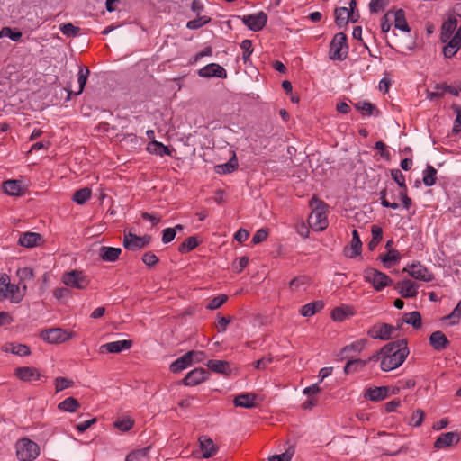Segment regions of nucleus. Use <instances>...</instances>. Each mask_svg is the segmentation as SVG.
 Instances as JSON below:
<instances>
[{"label":"nucleus","instance_id":"nucleus-1","mask_svg":"<svg viewBox=\"0 0 461 461\" xmlns=\"http://www.w3.org/2000/svg\"><path fill=\"white\" fill-rule=\"evenodd\" d=\"M381 369L388 372L399 367L409 355L407 340L398 339L384 345L381 349Z\"/></svg>","mask_w":461,"mask_h":461},{"label":"nucleus","instance_id":"nucleus-2","mask_svg":"<svg viewBox=\"0 0 461 461\" xmlns=\"http://www.w3.org/2000/svg\"><path fill=\"white\" fill-rule=\"evenodd\" d=\"M313 203H316V206L308 218V223L314 230L321 231L328 227L326 204L322 201L312 198L311 205Z\"/></svg>","mask_w":461,"mask_h":461},{"label":"nucleus","instance_id":"nucleus-3","mask_svg":"<svg viewBox=\"0 0 461 461\" xmlns=\"http://www.w3.org/2000/svg\"><path fill=\"white\" fill-rule=\"evenodd\" d=\"M16 456L20 461H32L40 455L39 445L29 438H22L15 443Z\"/></svg>","mask_w":461,"mask_h":461},{"label":"nucleus","instance_id":"nucleus-4","mask_svg":"<svg viewBox=\"0 0 461 461\" xmlns=\"http://www.w3.org/2000/svg\"><path fill=\"white\" fill-rule=\"evenodd\" d=\"M61 281L65 285L79 290H86L90 285V278L80 270H71L63 273Z\"/></svg>","mask_w":461,"mask_h":461},{"label":"nucleus","instance_id":"nucleus-5","mask_svg":"<svg viewBox=\"0 0 461 461\" xmlns=\"http://www.w3.org/2000/svg\"><path fill=\"white\" fill-rule=\"evenodd\" d=\"M363 276L365 281L372 284L374 289L376 291H381L393 283L389 276L372 267L365 269Z\"/></svg>","mask_w":461,"mask_h":461},{"label":"nucleus","instance_id":"nucleus-6","mask_svg":"<svg viewBox=\"0 0 461 461\" xmlns=\"http://www.w3.org/2000/svg\"><path fill=\"white\" fill-rule=\"evenodd\" d=\"M348 49L346 34L339 32L330 44L329 57L332 60H343L347 57Z\"/></svg>","mask_w":461,"mask_h":461},{"label":"nucleus","instance_id":"nucleus-7","mask_svg":"<svg viewBox=\"0 0 461 461\" xmlns=\"http://www.w3.org/2000/svg\"><path fill=\"white\" fill-rule=\"evenodd\" d=\"M41 339L50 344L63 343L71 338V333L60 328L44 330L40 333Z\"/></svg>","mask_w":461,"mask_h":461},{"label":"nucleus","instance_id":"nucleus-8","mask_svg":"<svg viewBox=\"0 0 461 461\" xmlns=\"http://www.w3.org/2000/svg\"><path fill=\"white\" fill-rule=\"evenodd\" d=\"M412 278L423 282H431L434 280V275L420 262H415L403 268Z\"/></svg>","mask_w":461,"mask_h":461},{"label":"nucleus","instance_id":"nucleus-9","mask_svg":"<svg viewBox=\"0 0 461 461\" xmlns=\"http://www.w3.org/2000/svg\"><path fill=\"white\" fill-rule=\"evenodd\" d=\"M241 21L249 30L258 32L265 27L267 22V15L263 11H260L254 14L243 15Z\"/></svg>","mask_w":461,"mask_h":461},{"label":"nucleus","instance_id":"nucleus-10","mask_svg":"<svg viewBox=\"0 0 461 461\" xmlns=\"http://www.w3.org/2000/svg\"><path fill=\"white\" fill-rule=\"evenodd\" d=\"M444 43L443 56L446 59L453 58L461 50V26L456 30L454 36L449 37Z\"/></svg>","mask_w":461,"mask_h":461},{"label":"nucleus","instance_id":"nucleus-11","mask_svg":"<svg viewBox=\"0 0 461 461\" xmlns=\"http://www.w3.org/2000/svg\"><path fill=\"white\" fill-rule=\"evenodd\" d=\"M394 330L395 328L390 324L377 323L367 330V335L374 339L388 340Z\"/></svg>","mask_w":461,"mask_h":461},{"label":"nucleus","instance_id":"nucleus-12","mask_svg":"<svg viewBox=\"0 0 461 461\" xmlns=\"http://www.w3.org/2000/svg\"><path fill=\"white\" fill-rule=\"evenodd\" d=\"M14 375L21 381L31 383L41 378L40 371L33 366H20L14 369Z\"/></svg>","mask_w":461,"mask_h":461},{"label":"nucleus","instance_id":"nucleus-13","mask_svg":"<svg viewBox=\"0 0 461 461\" xmlns=\"http://www.w3.org/2000/svg\"><path fill=\"white\" fill-rule=\"evenodd\" d=\"M394 289L397 290L403 298H414L418 294L419 285L410 279H404L397 282L394 285Z\"/></svg>","mask_w":461,"mask_h":461},{"label":"nucleus","instance_id":"nucleus-14","mask_svg":"<svg viewBox=\"0 0 461 461\" xmlns=\"http://www.w3.org/2000/svg\"><path fill=\"white\" fill-rule=\"evenodd\" d=\"M366 344H367V339H361L356 340V341L352 342L351 344L343 347L341 348V350L339 351V353L338 354V357L340 360H344L346 358H351V357H353V355H351V353L359 354L366 348Z\"/></svg>","mask_w":461,"mask_h":461},{"label":"nucleus","instance_id":"nucleus-15","mask_svg":"<svg viewBox=\"0 0 461 461\" xmlns=\"http://www.w3.org/2000/svg\"><path fill=\"white\" fill-rule=\"evenodd\" d=\"M21 282L17 285L10 284L8 288L0 289V301L9 298L12 303H20L24 296V293H21Z\"/></svg>","mask_w":461,"mask_h":461},{"label":"nucleus","instance_id":"nucleus-16","mask_svg":"<svg viewBox=\"0 0 461 461\" xmlns=\"http://www.w3.org/2000/svg\"><path fill=\"white\" fill-rule=\"evenodd\" d=\"M198 75L201 77H205V78H209V77H219V78H226V77H227L226 70L217 63H211V64H208V65L203 67L202 68H200L198 70Z\"/></svg>","mask_w":461,"mask_h":461},{"label":"nucleus","instance_id":"nucleus-17","mask_svg":"<svg viewBox=\"0 0 461 461\" xmlns=\"http://www.w3.org/2000/svg\"><path fill=\"white\" fill-rule=\"evenodd\" d=\"M208 372L204 368H195L186 374L183 379V384L186 386H195L207 378Z\"/></svg>","mask_w":461,"mask_h":461},{"label":"nucleus","instance_id":"nucleus-18","mask_svg":"<svg viewBox=\"0 0 461 461\" xmlns=\"http://www.w3.org/2000/svg\"><path fill=\"white\" fill-rule=\"evenodd\" d=\"M4 193L10 196H21L25 193V187L21 180L11 179L2 183Z\"/></svg>","mask_w":461,"mask_h":461},{"label":"nucleus","instance_id":"nucleus-19","mask_svg":"<svg viewBox=\"0 0 461 461\" xmlns=\"http://www.w3.org/2000/svg\"><path fill=\"white\" fill-rule=\"evenodd\" d=\"M459 440L460 437L456 432L442 433L434 442V447L438 449L446 448L457 444Z\"/></svg>","mask_w":461,"mask_h":461},{"label":"nucleus","instance_id":"nucleus-20","mask_svg":"<svg viewBox=\"0 0 461 461\" xmlns=\"http://www.w3.org/2000/svg\"><path fill=\"white\" fill-rule=\"evenodd\" d=\"M458 21L456 17H449L446 20L440 28L439 39L441 42H445L449 37L454 36L457 28Z\"/></svg>","mask_w":461,"mask_h":461},{"label":"nucleus","instance_id":"nucleus-21","mask_svg":"<svg viewBox=\"0 0 461 461\" xmlns=\"http://www.w3.org/2000/svg\"><path fill=\"white\" fill-rule=\"evenodd\" d=\"M42 242V236L37 232H23L20 235L18 244L24 248H33Z\"/></svg>","mask_w":461,"mask_h":461},{"label":"nucleus","instance_id":"nucleus-22","mask_svg":"<svg viewBox=\"0 0 461 461\" xmlns=\"http://www.w3.org/2000/svg\"><path fill=\"white\" fill-rule=\"evenodd\" d=\"M132 346L131 340H118L104 344L100 347L101 353H120L124 349H129Z\"/></svg>","mask_w":461,"mask_h":461},{"label":"nucleus","instance_id":"nucleus-23","mask_svg":"<svg viewBox=\"0 0 461 461\" xmlns=\"http://www.w3.org/2000/svg\"><path fill=\"white\" fill-rule=\"evenodd\" d=\"M200 448L203 452V458H209L214 456L218 451V447L214 444L212 439L208 436H201L199 438Z\"/></svg>","mask_w":461,"mask_h":461},{"label":"nucleus","instance_id":"nucleus-24","mask_svg":"<svg viewBox=\"0 0 461 461\" xmlns=\"http://www.w3.org/2000/svg\"><path fill=\"white\" fill-rule=\"evenodd\" d=\"M388 393L389 387L387 386L371 387L365 392L364 397L372 402H379L385 399Z\"/></svg>","mask_w":461,"mask_h":461},{"label":"nucleus","instance_id":"nucleus-25","mask_svg":"<svg viewBox=\"0 0 461 461\" xmlns=\"http://www.w3.org/2000/svg\"><path fill=\"white\" fill-rule=\"evenodd\" d=\"M429 343L435 350L440 351L445 349L450 342L442 331L438 330L429 336Z\"/></svg>","mask_w":461,"mask_h":461},{"label":"nucleus","instance_id":"nucleus-26","mask_svg":"<svg viewBox=\"0 0 461 461\" xmlns=\"http://www.w3.org/2000/svg\"><path fill=\"white\" fill-rule=\"evenodd\" d=\"M362 242L359 234L357 230L352 232V240L350 242V249L345 250V254L348 258H353L361 254Z\"/></svg>","mask_w":461,"mask_h":461},{"label":"nucleus","instance_id":"nucleus-27","mask_svg":"<svg viewBox=\"0 0 461 461\" xmlns=\"http://www.w3.org/2000/svg\"><path fill=\"white\" fill-rule=\"evenodd\" d=\"M140 236H137L131 232L124 233L123 235V246L128 250H139L143 248V243H140Z\"/></svg>","mask_w":461,"mask_h":461},{"label":"nucleus","instance_id":"nucleus-28","mask_svg":"<svg viewBox=\"0 0 461 461\" xmlns=\"http://www.w3.org/2000/svg\"><path fill=\"white\" fill-rule=\"evenodd\" d=\"M122 249L120 248L103 246L99 250V257L106 262H114L119 258Z\"/></svg>","mask_w":461,"mask_h":461},{"label":"nucleus","instance_id":"nucleus-29","mask_svg":"<svg viewBox=\"0 0 461 461\" xmlns=\"http://www.w3.org/2000/svg\"><path fill=\"white\" fill-rule=\"evenodd\" d=\"M255 400L256 394L254 393H241L234 398L233 403L236 407L250 409L256 405Z\"/></svg>","mask_w":461,"mask_h":461},{"label":"nucleus","instance_id":"nucleus-30","mask_svg":"<svg viewBox=\"0 0 461 461\" xmlns=\"http://www.w3.org/2000/svg\"><path fill=\"white\" fill-rule=\"evenodd\" d=\"M191 354L185 353L182 357H178L170 365V371L172 373H178L192 365Z\"/></svg>","mask_w":461,"mask_h":461},{"label":"nucleus","instance_id":"nucleus-31","mask_svg":"<svg viewBox=\"0 0 461 461\" xmlns=\"http://www.w3.org/2000/svg\"><path fill=\"white\" fill-rule=\"evenodd\" d=\"M323 306L324 303L322 301L312 302L303 305L300 310V313L304 317H310L321 310Z\"/></svg>","mask_w":461,"mask_h":461},{"label":"nucleus","instance_id":"nucleus-32","mask_svg":"<svg viewBox=\"0 0 461 461\" xmlns=\"http://www.w3.org/2000/svg\"><path fill=\"white\" fill-rule=\"evenodd\" d=\"M393 15L395 28L409 32L411 29L405 18V12L402 9H398Z\"/></svg>","mask_w":461,"mask_h":461},{"label":"nucleus","instance_id":"nucleus-33","mask_svg":"<svg viewBox=\"0 0 461 461\" xmlns=\"http://www.w3.org/2000/svg\"><path fill=\"white\" fill-rule=\"evenodd\" d=\"M349 10L347 7H339L335 9V23L338 27L346 26L349 21Z\"/></svg>","mask_w":461,"mask_h":461},{"label":"nucleus","instance_id":"nucleus-34","mask_svg":"<svg viewBox=\"0 0 461 461\" xmlns=\"http://www.w3.org/2000/svg\"><path fill=\"white\" fill-rule=\"evenodd\" d=\"M147 150L150 154L158 155L160 157L170 155L169 148L156 140H153L148 144Z\"/></svg>","mask_w":461,"mask_h":461},{"label":"nucleus","instance_id":"nucleus-35","mask_svg":"<svg viewBox=\"0 0 461 461\" xmlns=\"http://www.w3.org/2000/svg\"><path fill=\"white\" fill-rule=\"evenodd\" d=\"M367 365V361H364L360 358L356 359H349L345 366H344V373L346 375L356 373L363 369Z\"/></svg>","mask_w":461,"mask_h":461},{"label":"nucleus","instance_id":"nucleus-36","mask_svg":"<svg viewBox=\"0 0 461 461\" xmlns=\"http://www.w3.org/2000/svg\"><path fill=\"white\" fill-rule=\"evenodd\" d=\"M207 366L210 370L219 374H227L230 371L229 362L224 360H209Z\"/></svg>","mask_w":461,"mask_h":461},{"label":"nucleus","instance_id":"nucleus-37","mask_svg":"<svg viewBox=\"0 0 461 461\" xmlns=\"http://www.w3.org/2000/svg\"><path fill=\"white\" fill-rule=\"evenodd\" d=\"M79 407L78 401L74 397H68L58 405L59 411L67 412H75Z\"/></svg>","mask_w":461,"mask_h":461},{"label":"nucleus","instance_id":"nucleus-38","mask_svg":"<svg viewBox=\"0 0 461 461\" xmlns=\"http://www.w3.org/2000/svg\"><path fill=\"white\" fill-rule=\"evenodd\" d=\"M355 107L357 110L360 111L363 115L377 116L379 114V111L370 102H366V101L358 102L355 104Z\"/></svg>","mask_w":461,"mask_h":461},{"label":"nucleus","instance_id":"nucleus-39","mask_svg":"<svg viewBox=\"0 0 461 461\" xmlns=\"http://www.w3.org/2000/svg\"><path fill=\"white\" fill-rule=\"evenodd\" d=\"M238 159L235 155L227 163L217 165L215 167L218 174H230L232 173L238 167Z\"/></svg>","mask_w":461,"mask_h":461},{"label":"nucleus","instance_id":"nucleus-40","mask_svg":"<svg viewBox=\"0 0 461 461\" xmlns=\"http://www.w3.org/2000/svg\"><path fill=\"white\" fill-rule=\"evenodd\" d=\"M422 181L426 186H432L436 184L437 170L431 165H427L423 172Z\"/></svg>","mask_w":461,"mask_h":461},{"label":"nucleus","instance_id":"nucleus-41","mask_svg":"<svg viewBox=\"0 0 461 461\" xmlns=\"http://www.w3.org/2000/svg\"><path fill=\"white\" fill-rule=\"evenodd\" d=\"M91 189L88 187H84L79 190H77L73 196L72 200L73 202L77 203V204H84L88 201L91 197Z\"/></svg>","mask_w":461,"mask_h":461},{"label":"nucleus","instance_id":"nucleus-42","mask_svg":"<svg viewBox=\"0 0 461 461\" xmlns=\"http://www.w3.org/2000/svg\"><path fill=\"white\" fill-rule=\"evenodd\" d=\"M380 258L385 267H390L398 262L401 257L398 250L390 249L386 254L381 255Z\"/></svg>","mask_w":461,"mask_h":461},{"label":"nucleus","instance_id":"nucleus-43","mask_svg":"<svg viewBox=\"0 0 461 461\" xmlns=\"http://www.w3.org/2000/svg\"><path fill=\"white\" fill-rule=\"evenodd\" d=\"M150 447L134 450L126 456L125 461H144L148 457Z\"/></svg>","mask_w":461,"mask_h":461},{"label":"nucleus","instance_id":"nucleus-44","mask_svg":"<svg viewBox=\"0 0 461 461\" xmlns=\"http://www.w3.org/2000/svg\"><path fill=\"white\" fill-rule=\"evenodd\" d=\"M199 242L194 236L188 237L185 239L178 247V251L181 254H185L193 249H194L198 246Z\"/></svg>","mask_w":461,"mask_h":461},{"label":"nucleus","instance_id":"nucleus-45","mask_svg":"<svg viewBox=\"0 0 461 461\" xmlns=\"http://www.w3.org/2000/svg\"><path fill=\"white\" fill-rule=\"evenodd\" d=\"M372 240L368 243V249L370 250L375 249V248L379 244V242L383 239V230L378 225H373L371 227Z\"/></svg>","mask_w":461,"mask_h":461},{"label":"nucleus","instance_id":"nucleus-46","mask_svg":"<svg viewBox=\"0 0 461 461\" xmlns=\"http://www.w3.org/2000/svg\"><path fill=\"white\" fill-rule=\"evenodd\" d=\"M404 321L411 325L414 329H420L422 325L421 315L419 312L414 311L404 315Z\"/></svg>","mask_w":461,"mask_h":461},{"label":"nucleus","instance_id":"nucleus-47","mask_svg":"<svg viewBox=\"0 0 461 461\" xmlns=\"http://www.w3.org/2000/svg\"><path fill=\"white\" fill-rule=\"evenodd\" d=\"M352 310L349 307H336L331 312V318L335 321H343L348 316L352 315Z\"/></svg>","mask_w":461,"mask_h":461},{"label":"nucleus","instance_id":"nucleus-48","mask_svg":"<svg viewBox=\"0 0 461 461\" xmlns=\"http://www.w3.org/2000/svg\"><path fill=\"white\" fill-rule=\"evenodd\" d=\"M89 73H90V70L88 69L87 67H79L78 79H77L79 87H78V90L75 92V95H77L83 92V90L86 86V84L87 82Z\"/></svg>","mask_w":461,"mask_h":461},{"label":"nucleus","instance_id":"nucleus-49","mask_svg":"<svg viewBox=\"0 0 461 461\" xmlns=\"http://www.w3.org/2000/svg\"><path fill=\"white\" fill-rule=\"evenodd\" d=\"M210 21H211V18L206 15H203V16L198 15L197 18L187 22L186 27L190 30H197L199 28H201L202 26L209 23Z\"/></svg>","mask_w":461,"mask_h":461},{"label":"nucleus","instance_id":"nucleus-50","mask_svg":"<svg viewBox=\"0 0 461 461\" xmlns=\"http://www.w3.org/2000/svg\"><path fill=\"white\" fill-rule=\"evenodd\" d=\"M133 425L134 420L129 417L119 419L113 423V426L122 432L129 431L133 427Z\"/></svg>","mask_w":461,"mask_h":461},{"label":"nucleus","instance_id":"nucleus-51","mask_svg":"<svg viewBox=\"0 0 461 461\" xmlns=\"http://www.w3.org/2000/svg\"><path fill=\"white\" fill-rule=\"evenodd\" d=\"M74 382L66 377L59 376L55 379V389L56 393L61 392L73 386Z\"/></svg>","mask_w":461,"mask_h":461},{"label":"nucleus","instance_id":"nucleus-52","mask_svg":"<svg viewBox=\"0 0 461 461\" xmlns=\"http://www.w3.org/2000/svg\"><path fill=\"white\" fill-rule=\"evenodd\" d=\"M60 32L68 37H75L79 32V28L72 23H63L59 26Z\"/></svg>","mask_w":461,"mask_h":461},{"label":"nucleus","instance_id":"nucleus-53","mask_svg":"<svg viewBox=\"0 0 461 461\" xmlns=\"http://www.w3.org/2000/svg\"><path fill=\"white\" fill-rule=\"evenodd\" d=\"M461 318V300L458 302L457 305L454 308L452 312L444 317L446 320H450V324L455 325L459 322Z\"/></svg>","mask_w":461,"mask_h":461},{"label":"nucleus","instance_id":"nucleus-54","mask_svg":"<svg viewBox=\"0 0 461 461\" xmlns=\"http://www.w3.org/2000/svg\"><path fill=\"white\" fill-rule=\"evenodd\" d=\"M425 412L421 409H417L412 412L409 424L414 427H420L423 422Z\"/></svg>","mask_w":461,"mask_h":461},{"label":"nucleus","instance_id":"nucleus-55","mask_svg":"<svg viewBox=\"0 0 461 461\" xmlns=\"http://www.w3.org/2000/svg\"><path fill=\"white\" fill-rule=\"evenodd\" d=\"M391 176L398 184V185L401 187V190L407 189V186H406V184H405V176L401 172L400 169H392L391 170Z\"/></svg>","mask_w":461,"mask_h":461},{"label":"nucleus","instance_id":"nucleus-56","mask_svg":"<svg viewBox=\"0 0 461 461\" xmlns=\"http://www.w3.org/2000/svg\"><path fill=\"white\" fill-rule=\"evenodd\" d=\"M228 300V296L225 294H220L213 299H212L207 304L206 308L209 310H216L220 308L226 301Z\"/></svg>","mask_w":461,"mask_h":461},{"label":"nucleus","instance_id":"nucleus-57","mask_svg":"<svg viewBox=\"0 0 461 461\" xmlns=\"http://www.w3.org/2000/svg\"><path fill=\"white\" fill-rule=\"evenodd\" d=\"M240 48L243 50L242 59L246 63L253 52L252 41L250 40H243L240 43Z\"/></svg>","mask_w":461,"mask_h":461},{"label":"nucleus","instance_id":"nucleus-58","mask_svg":"<svg viewBox=\"0 0 461 461\" xmlns=\"http://www.w3.org/2000/svg\"><path fill=\"white\" fill-rule=\"evenodd\" d=\"M389 4V0H371L369 9L371 13H378L383 11Z\"/></svg>","mask_w":461,"mask_h":461},{"label":"nucleus","instance_id":"nucleus-59","mask_svg":"<svg viewBox=\"0 0 461 461\" xmlns=\"http://www.w3.org/2000/svg\"><path fill=\"white\" fill-rule=\"evenodd\" d=\"M308 283V278L305 276L294 277L289 283V288L292 291H297L301 286Z\"/></svg>","mask_w":461,"mask_h":461},{"label":"nucleus","instance_id":"nucleus-60","mask_svg":"<svg viewBox=\"0 0 461 461\" xmlns=\"http://www.w3.org/2000/svg\"><path fill=\"white\" fill-rule=\"evenodd\" d=\"M16 274L20 278L21 283L24 282L25 280H31L34 277L33 270L31 267L19 268Z\"/></svg>","mask_w":461,"mask_h":461},{"label":"nucleus","instance_id":"nucleus-61","mask_svg":"<svg viewBox=\"0 0 461 461\" xmlns=\"http://www.w3.org/2000/svg\"><path fill=\"white\" fill-rule=\"evenodd\" d=\"M268 233H269L268 229H267V228L259 229L254 234V236L252 238V243L258 244V243L264 241L267 238Z\"/></svg>","mask_w":461,"mask_h":461},{"label":"nucleus","instance_id":"nucleus-62","mask_svg":"<svg viewBox=\"0 0 461 461\" xmlns=\"http://www.w3.org/2000/svg\"><path fill=\"white\" fill-rule=\"evenodd\" d=\"M142 261L146 266L151 267L158 262V258L154 253L149 251L143 254Z\"/></svg>","mask_w":461,"mask_h":461},{"label":"nucleus","instance_id":"nucleus-63","mask_svg":"<svg viewBox=\"0 0 461 461\" xmlns=\"http://www.w3.org/2000/svg\"><path fill=\"white\" fill-rule=\"evenodd\" d=\"M455 111L456 113V120L454 122L452 132L454 134H457L458 132L461 131V107L460 106L456 107Z\"/></svg>","mask_w":461,"mask_h":461},{"label":"nucleus","instance_id":"nucleus-64","mask_svg":"<svg viewBox=\"0 0 461 461\" xmlns=\"http://www.w3.org/2000/svg\"><path fill=\"white\" fill-rule=\"evenodd\" d=\"M121 142L122 145H128L130 144L131 148H136V146L139 144L138 138L135 134H128L124 136Z\"/></svg>","mask_w":461,"mask_h":461}]
</instances>
